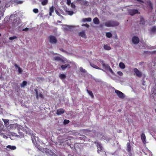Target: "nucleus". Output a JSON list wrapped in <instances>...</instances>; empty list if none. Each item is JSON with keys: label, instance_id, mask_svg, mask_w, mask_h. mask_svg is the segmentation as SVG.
<instances>
[{"label": "nucleus", "instance_id": "1", "mask_svg": "<svg viewBox=\"0 0 156 156\" xmlns=\"http://www.w3.org/2000/svg\"><path fill=\"white\" fill-rule=\"evenodd\" d=\"M119 24L118 22L114 21H108L105 23V26L108 27H113Z\"/></svg>", "mask_w": 156, "mask_h": 156}, {"label": "nucleus", "instance_id": "2", "mask_svg": "<svg viewBox=\"0 0 156 156\" xmlns=\"http://www.w3.org/2000/svg\"><path fill=\"white\" fill-rule=\"evenodd\" d=\"M100 62H101V64H102L103 68H104L106 69H107L109 70V71L112 74H115L114 72L113 71L112 69L109 66L108 64H105L104 62L102 60H100Z\"/></svg>", "mask_w": 156, "mask_h": 156}, {"label": "nucleus", "instance_id": "3", "mask_svg": "<svg viewBox=\"0 0 156 156\" xmlns=\"http://www.w3.org/2000/svg\"><path fill=\"white\" fill-rule=\"evenodd\" d=\"M115 92L120 98H123L125 97V95L124 94L118 90H115Z\"/></svg>", "mask_w": 156, "mask_h": 156}, {"label": "nucleus", "instance_id": "4", "mask_svg": "<svg viewBox=\"0 0 156 156\" xmlns=\"http://www.w3.org/2000/svg\"><path fill=\"white\" fill-rule=\"evenodd\" d=\"M133 71L134 72V74H135L136 75L139 77H140L142 75V73L140 71L137 69L134 68L133 69Z\"/></svg>", "mask_w": 156, "mask_h": 156}, {"label": "nucleus", "instance_id": "5", "mask_svg": "<svg viewBox=\"0 0 156 156\" xmlns=\"http://www.w3.org/2000/svg\"><path fill=\"white\" fill-rule=\"evenodd\" d=\"M50 42L52 44L55 43L57 40L56 38L54 36H50L49 37Z\"/></svg>", "mask_w": 156, "mask_h": 156}, {"label": "nucleus", "instance_id": "6", "mask_svg": "<svg viewBox=\"0 0 156 156\" xmlns=\"http://www.w3.org/2000/svg\"><path fill=\"white\" fill-rule=\"evenodd\" d=\"M95 144H97V146L98 148V151L97 152L98 153H99L100 152V151H102L103 150V148L102 147L101 145V144L98 143H96L95 142Z\"/></svg>", "mask_w": 156, "mask_h": 156}, {"label": "nucleus", "instance_id": "7", "mask_svg": "<svg viewBox=\"0 0 156 156\" xmlns=\"http://www.w3.org/2000/svg\"><path fill=\"white\" fill-rule=\"evenodd\" d=\"M151 92V97L156 101V90L154 89V90Z\"/></svg>", "mask_w": 156, "mask_h": 156}, {"label": "nucleus", "instance_id": "8", "mask_svg": "<svg viewBox=\"0 0 156 156\" xmlns=\"http://www.w3.org/2000/svg\"><path fill=\"white\" fill-rule=\"evenodd\" d=\"M140 41L139 38L138 37H134L132 39V42L134 44H137L139 43Z\"/></svg>", "mask_w": 156, "mask_h": 156}, {"label": "nucleus", "instance_id": "9", "mask_svg": "<svg viewBox=\"0 0 156 156\" xmlns=\"http://www.w3.org/2000/svg\"><path fill=\"white\" fill-rule=\"evenodd\" d=\"M138 11L137 10L135 9H130L129 11V13L131 16H133L135 14L138 13Z\"/></svg>", "mask_w": 156, "mask_h": 156}, {"label": "nucleus", "instance_id": "10", "mask_svg": "<svg viewBox=\"0 0 156 156\" xmlns=\"http://www.w3.org/2000/svg\"><path fill=\"white\" fill-rule=\"evenodd\" d=\"M54 58L55 60L60 61L64 63H65V60L62 59V57L55 56L54 57Z\"/></svg>", "mask_w": 156, "mask_h": 156}, {"label": "nucleus", "instance_id": "11", "mask_svg": "<svg viewBox=\"0 0 156 156\" xmlns=\"http://www.w3.org/2000/svg\"><path fill=\"white\" fill-rule=\"evenodd\" d=\"M79 36H81L83 38H86L87 37V36L85 33V32L84 31H82L80 32L79 33Z\"/></svg>", "mask_w": 156, "mask_h": 156}, {"label": "nucleus", "instance_id": "12", "mask_svg": "<svg viewBox=\"0 0 156 156\" xmlns=\"http://www.w3.org/2000/svg\"><path fill=\"white\" fill-rule=\"evenodd\" d=\"M36 94V98L38 99L39 98H43V95L40 93H38L36 90H35Z\"/></svg>", "mask_w": 156, "mask_h": 156}, {"label": "nucleus", "instance_id": "13", "mask_svg": "<svg viewBox=\"0 0 156 156\" xmlns=\"http://www.w3.org/2000/svg\"><path fill=\"white\" fill-rule=\"evenodd\" d=\"M64 112V110L62 109H58L57 110L56 114L58 115H61Z\"/></svg>", "mask_w": 156, "mask_h": 156}, {"label": "nucleus", "instance_id": "14", "mask_svg": "<svg viewBox=\"0 0 156 156\" xmlns=\"http://www.w3.org/2000/svg\"><path fill=\"white\" fill-rule=\"evenodd\" d=\"M15 69H18V72L20 73H22L23 72L22 69L16 64L14 65Z\"/></svg>", "mask_w": 156, "mask_h": 156}, {"label": "nucleus", "instance_id": "15", "mask_svg": "<svg viewBox=\"0 0 156 156\" xmlns=\"http://www.w3.org/2000/svg\"><path fill=\"white\" fill-rule=\"evenodd\" d=\"M141 139L142 140V142L144 143H145L146 142V136L144 133H142L141 136Z\"/></svg>", "mask_w": 156, "mask_h": 156}, {"label": "nucleus", "instance_id": "16", "mask_svg": "<svg viewBox=\"0 0 156 156\" xmlns=\"http://www.w3.org/2000/svg\"><path fill=\"white\" fill-rule=\"evenodd\" d=\"M91 21V19L89 17L88 18H84L82 20V22H90Z\"/></svg>", "mask_w": 156, "mask_h": 156}, {"label": "nucleus", "instance_id": "17", "mask_svg": "<svg viewBox=\"0 0 156 156\" xmlns=\"http://www.w3.org/2000/svg\"><path fill=\"white\" fill-rule=\"evenodd\" d=\"M6 148L12 150H15L16 149V147L14 146L8 145L6 146Z\"/></svg>", "mask_w": 156, "mask_h": 156}, {"label": "nucleus", "instance_id": "18", "mask_svg": "<svg viewBox=\"0 0 156 156\" xmlns=\"http://www.w3.org/2000/svg\"><path fill=\"white\" fill-rule=\"evenodd\" d=\"M61 68L63 70L65 69L66 68L70 67V65L68 64H66L64 65H62L61 66Z\"/></svg>", "mask_w": 156, "mask_h": 156}, {"label": "nucleus", "instance_id": "19", "mask_svg": "<svg viewBox=\"0 0 156 156\" xmlns=\"http://www.w3.org/2000/svg\"><path fill=\"white\" fill-rule=\"evenodd\" d=\"M59 77L62 80L65 79L66 77V74L60 73L59 74Z\"/></svg>", "mask_w": 156, "mask_h": 156}, {"label": "nucleus", "instance_id": "20", "mask_svg": "<svg viewBox=\"0 0 156 156\" xmlns=\"http://www.w3.org/2000/svg\"><path fill=\"white\" fill-rule=\"evenodd\" d=\"M119 66L121 69H124L125 68V64L122 62H120L119 64Z\"/></svg>", "mask_w": 156, "mask_h": 156}, {"label": "nucleus", "instance_id": "21", "mask_svg": "<svg viewBox=\"0 0 156 156\" xmlns=\"http://www.w3.org/2000/svg\"><path fill=\"white\" fill-rule=\"evenodd\" d=\"M93 21L94 23V24H99V20L96 17V18H94L93 19Z\"/></svg>", "mask_w": 156, "mask_h": 156}, {"label": "nucleus", "instance_id": "22", "mask_svg": "<svg viewBox=\"0 0 156 156\" xmlns=\"http://www.w3.org/2000/svg\"><path fill=\"white\" fill-rule=\"evenodd\" d=\"M54 11V7L53 6H52L49 9V15L50 16H51V14Z\"/></svg>", "mask_w": 156, "mask_h": 156}, {"label": "nucleus", "instance_id": "23", "mask_svg": "<svg viewBox=\"0 0 156 156\" xmlns=\"http://www.w3.org/2000/svg\"><path fill=\"white\" fill-rule=\"evenodd\" d=\"M90 66L92 67H93V68H95V69H101V70H103V71H104V70L100 69L98 67V66H96V65H95L93 64H90Z\"/></svg>", "mask_w": 156, "mask_h": 156}, {"label": "nucleus", "instance_id": "24", "mask_svg": "<svg viewBox=\"0 0 156 156\" xmlns=\"http://www.w3.org/2000/svg\"><path fill=\"white\" fill-rule=\"evenodd\" d=\"M131 147L129 143H127V150L129 152L131 151Z\"/></svg>", "mask_w": 156, "mask_h": 156}, {"label": "nucleus", "instance_id": "25", "mask_svg": "<svg viewBox=\"0 0 156 156\" xmlns=\"http://www.w3.org/2000/svg\"><path fill=\"white\" fill-rule=\"evenodd\" d=\"M151 32L154 33L156 32V26L153 27L151 30Z\"/></svg>", "mask_w": 156, "mask_h": 156}, {"label": "nucleus", "instance_id": "26", "mask_svg": "<svg viewBox=\"0 0 156 156\" xmlns=\"http://www.w3.org/2000/svg\"><path fill=\"white\" fill-rule=\"evenodd\" d=\"M148 5L150 8V10H152L153 8H152V5L151 4V3L150 1H149L147 2Z\"/></svg>", "mask_w": 156, "mask_h": 156}, {"label": "nucleus", "instance_id": "27", "mask_svg": "<svg viewBox=\"0 0 156 156\" xmlns=\"http://www.w3.org/2000/svg\"><path fill=\"white\" fill-rule=\"evenodd\" d=\"M145 23V21L144 19L141 17L140 18V24H144Z\"/></svg>", "mask_w": 156, "mask_h": 156}, {"label": "nucleus", "instance_id": "28", "mask_svg": "<svg viewBox=\"0 0 156 156\" xmlns=\"http://www.w3.org/2000/svg\"><path fill=\"white\" fill-rule=\"evenodd\" d=\"M27 84V82L25 81H23L20 86L21 87H24Z\"/></svg>", "mask_w": 156, "mask_h": 156}, {"label": "nucleus", "instance_id": "29", "mask_svg": "<svg viewBox=\"0 0 156 156\" xmlns=\"http://www.w3.org/2000/svg\"><path fill=\"white\" fill-rule=\"evenodd\" d=\"M66 12L68 14L71 16H72L73 14V12L72 11H68L67 10L66 11Z\"/></svg>", "mask_w": 156, "mask_h": 156}, {"label": "nucleus", "instance_id": "30", "mask_svg": "<svg viewBox=\"0 0 156 156\" xmlns=\"http://www.w3.org/2000/svg\"><path fill=\"white\" fill-rule=\"evenodd\" d=\"M2 120L4 122V123L6 125H8L9 124V120L2 119Z\"/></svg>", "mask_w": 156, "mask_h": 156}, {"label": "nucleus", "instance_id": "31", "mask_svg": "<svg viewBox=\"0 0 156 156\" xmlns=\"http://www.w3.org/2000/svg\"><path fill=\"white\" fill-rule=\"evenodd\" d=\"M87 93L90 95L91 98H93L94 97V95L92 92L91 91H89L88 90H87Z\"/></svg>", "mask_w": 156, "mask_h": 156}, {"label": "nucleus", "instance_id": "32", "mask_svg": "<svg viewBox=\"0 0 156 156\" xmlns=\"http://www.w3.org/2000/svg\"><path fill=\"white\" fill-rule=\"evenodd\" d=\"M65 26H66V28L67 30H69V29H70L72 27H74V26H69V25H65Z\"/></svg>", "mask_w": 156, "mask_h": 156}, {"label": "nucleus", "instance_id": "33", "mask_svg": "<svg viewBox=\"0 0 156 156\" xmlns=\"http://www.w3.org/2000/svg\"><path fill=\"white\" fill-rule=\"evenodd\" d=\"M106 36L110 38L112 37V34L111 33L108 32L106 34Z\"/></svg>", "mask_w": 156, "mask_h": 156}, {"label": "nucleus", "instance_id": "34", "mask_svg": "<svg viewBox=\"0 0 156 156\" xmlns=\"http://www.w3.org/2000/svg\"><path fill=\"white\" fill-rule=\"evenodd\" d=\"M48 3V0H44L42 2V4L43 5H46Z\"/></svg>", "mask_w": 156, "mask_h": 156}, {"label": "nucleus", "instance_id": "35", "mask_svg": "<svg viewBox=\"0 0 156 156\" xmlns=\"http://www.w3.org/2000/svg\"><path fill=\"white\" fill-rule=\"evenodd\" d=\"M17 38V37L16 36H13L12 37H9V39L10 40H12Z\"/></svg>", "mask_w": 156, "mask_h": 156}, {"label": "nucleus", "instance_id": "36", "mask_svg": "<svg viewBox=\"0 0 156 156\" xmlns=\"http://www.w3.org/2000/svg\"><path fill=\"white\" fill-rule=\"evenodd\" d=\"M69 120L65 119L63 123L64 125H66L69 123Z\"/></svg>", "mask_w": 156, "mask_h": 156}, {"label": "nucleus", "instance_id": "37", "mask_svg": "<svg viewBox=\"0 0 156 156\" xmlns=\"http://www.w3.org/2000/svg\"><path fill=\"white\" fill-rule=\"evenodd\" d=\"M79 69H80V71L81 72H83V73H86V70L85 69H83L82 67H80Z\"/></svg>", "mask_w": 156, "mask_h": 156}, {"label": "nucleus", "instance_id": "38", "mask_svg": "<svg viewBox=\"0 0 156 156\" xmlns=\"http://www.w3.org/2000/svg\"><path fill=\"white\" fill-rule=\"evenodd\" d=\"M61 50L62 51L65 53L67 54H71V53H68V52L67 51H66V50L65 49H61Z\"/></svg>", "mask_w": 156, "mask_h": 156}, {"label": "nucleus", "instance_id": "39", "mask_svg": "<svg viewBox=\"0 0 156 156\" xmlns=\"http://www.w3.org/2000/svg\"><path fill=\"white\" fill-rule=\"evenodd\" d=\"M33 11L35 13H37L38 12V10L37 9H34L33 10Z\"/></svg>", "mask_w": 156, "mask_h": 156}, {"label": "nucleus", "instance_id": "40", "mask_svg": "<svg viewBox=\"0 0 156 156\" xmlns=\"http://www.w3.org/2000/svg\"><path fill=\"white\" fill-rule=\"evenodd\" d=\"M71 7L73 9H75V8L76 6L74 3H72L71 4Z\"/></svg>", "mask_w": 156, "mask_h": 156}, {"label": "nucleus", "instance_id": "41", "mask_svg": "<svg viewBox=\"0 0 156 156\" xmlns=\"http://www.w3.org/2000/svg\"><path fill=\"white\" fill-rule=\"evenodd\" d=\"M117 74L120 76H122L123 75L121 71H118Z\"/></svg>", "mask_w": 156, "mask_h": 156}, {"label": "nucleus", "instance_id": "42", "mask_svg": "<svg viewBox=\"0 0 156 156\" xmlns=\"http://www.w3.org/2000/svg\"><path fill=\"white\" fill-rule=\"evenodd\" d=\"M154 83L155 84V86L152 89V91L153 90H154V89H155L156 88V80H154Z\"/></svg>", "mask_w": 156, "mask_h": 156}, {"label": "nucleus", "instance_id": "43", "mask_svg": "<svg viewBox=\"0 0 156 156\" xmlns=\"http://www.w3.org/2000/svg\"><path fill=\"white\" fill-rule=\"evenodd\" d=\"M82 26H85L87 28H88L89 27V25L87 24H83L82 25Z\"/></svg>", "mask_w": 156, "mask_h": 156}, {"label": "nucleus", "instance_id": "44", "mask_svg": "<svg viewBox=\"0 0 156 156\" xmlns=\"http://www.w3.org/2000/svg\"><path fill=\"white\" fill-rule=\"evenodd\" d=\"M71 1L70 0H67V3L69 5H70L71 3Z\"/></svg>", "mask_w": 156, "mask_h": 156}, {"label": "nucleus", "instance_id": "45", "mask_svg": "<svg viewBox=\"0 0 156 156\" xmlns=\"http://www.w3.org/2000/svg\"><path fill=\"white\" fill-rule=\"evenodd\" d=\"M104 47V49H109V46L107 45H105Z\"/></svg>", "mask_w": 156, "mask_h": 156}, {"label": "nucleus", "instance_id": "46", "mask_svg": "<svg viewBox=\"0 0 156 156\" xmlns=\"http://www.w3.org/2000/svg\"><path fill=\"white\" fill-rule=\"evenodd\" d=\"M153 19L154 21L153 23H155V21L156 20V16H154L153 17Z\"/></svg>", "mask_w": 156, "mask_h": 156}, {"label": "nucleus", "instance_id": "47", "mask_svg": "<svg viewBox=\"0 0 156 156\" xmlns=\"http://www.w3.org/2000/svg\"><path fill=\"white\" fill-rule=\"evenodd\" d=\"M29 28H24L22 30L23 31H27L29 30Z\"/></svg>", "mask_w": 156, "mask_h": 156}, {"label": "nucleus", "instance_id": "48", "mask_svg": "<svg viewBox=\"0 0 156 156\" xmlns=\"http://www.w3.org/2000/svg\"><path fill=\"white\" fill-rule=\"evenodd\" d=\"M0 15L2 16L3 15V12L0 11Z\"/></svg>", "mask_w": 156, "mask_h": 156}, {"label": "nucleus", "instance_id": "49", "mask_svg": "<svg viewBox=\"0 0 156 156\" xmlns=\"http://www.w3.org/2000/svg\"><path fill=\"white\" fill-rule=\"evenodd\" d=\"M155 52V51H153V52H149V53H150V54H154Z\"/></svg>", "mask_w": 156, "mask_h": 156}, {"label": "nucleus", "instance_id": "50", "mask_svg": "<svg viewBox=\"0 0 156 156\" xmlns=\"http://www.w3.org/2000/svg\"><path fill=\"white\" fill-rule=\"evenodd\" d=\"M0 134L1 135V136H2L3 135H4V134L3 133L0 132Z\"/></svg>", "mask_w": 156, "mask_h": 156}, {"label": "nucleus", "instance_id": "51", "mask_svg": "<svg viewBox=\"0 0 156 156\" xmlns=\"http://www.w3.org/2000/svg\"><path fill=\"white\" fill-rule=\"evenodd\" d=\"M56 13L58 15H59L60 16V14H59V13L57 11H56Z\"/></svg>", "mask_w": 156, "mask_h": 156}, {"label": "nucleus", "instance_id": "52", "mask_svg": "<svg viewBox=\"0 0 156 156\" xmlns=\"http://www.w3.org/2000/svg\"><path fill=\"white\" fill-rule=\"evenodd\" d=\"M46 154L48 155V156H49V155H50V154H48L49 153H48V154L47 152V151H46Z\"/></svg>", "mask_w": 156, "mask_h": 156}, {"label": "nucleus", "instance_id": "53", "mask_svg": "<svg viewBox=\"0 0 156 156\" xmlns=\"http://www.w3.org/2000/svg\"><path fill=\"white\" fill-rule=\"evenodd\" d=\"M2 136L4 138H6L7 137V136H6L4 135Z\"/></svg>", "mask_w": 156, "mask_h": 156}, {"label": "nucleus", "instance_id": "54", "mask_svg": "<svg viewBox=\"0 0 156 156\" xmlns=\"http://www.w3.org/2000/svg\"><path fill=\"white\" fill-rule=\"evenodd\" d=\"M32 141H33V143L34 144H35V142H34V139H33V138H32Z\"/></svg>", "mask_w": 156, "mask_h": 156}, {"label": "nucleus", "instance_id": "55", "mask_svg": "<svg viewBox=\"0 0 156 156\" xmlns=\"http://www.w3.org/2000/svg\"><path fill=\"white\" fill-rule=\"evenodd\" d=\"M57 22L58 23H62L60 21H57Z\"/></svg>", "mask_w": 156, "mask_h": 156}, {"label": "nucleus", "instance_id": "56", "mask_svg": "<svg viewBox=\"0 0 156 156\" xmlns=\"http://www.w3.org/2000/svg\"><path fill=\"white\" fill-rule=\"evenodd\" d=\"M83 0H77V1L80 2H81L83 1Z\"/></svg>", "mask_w": 156, "mask_h": 156}, {"label": "nucleus", "instance_id": "57", "mask_svg": "<svg viewBox=\"0 0 156 156\" xmlns=\"http://www.w3.org/2000/svg\"><path fill=\"white\" fill-rule=\"evenodd\" d=\"M36 138H37V139L38 140V138L37 137H36V138L35 137V140H36Z\"/></svg>", "mask_w": 156, "mask_h": 156}, {"label": "nucleus", "instance_id": "58", "mask_svg": "<svg viewBox=\"0 0 156 156\" xmlns=\"http://www.w3.org/2000/svg\"><path fill=\"white\" fill-rule=\"evenodd\" d=\"M142 84H143V85H144V83H142Z\"/></svg>", "mask_w": 156, "mask_h": 156}, {"label": "nucleus", "instance_id": "59", "mask_svg": "<svg viewBox=\"0 0 156 156\" xmlns=\"http://www.w3.org/2000/svg\"><path fill=\"white\" fill-rule=\"evenodd\" d=\"M144 154L145 155H146V154H147L146 153H145V152H144Z\"/></svg>", "mask_w": 156, "mask_h": 156}, {"label": "nucleus", "instance_id": "60", "mask_svg": "<svg viewBox=\"0 0 156 156\" xmlns=\"http://www.w3.org/2000/svg\"><path fill=\"white\" fill-rule=\"evenodd\" d=\"M104 154H106L105 152H104Z\"/></svg>", "mask_w": 156, "mask_h": 156}, {"label": "nucleus", "instance_id": "61", "mask_svg": "<svg viewBox=\"0 0 156 156\" xmlns=\"http://www.w3.org/2000/svg\"><path fill=\"white\" fill-rule=\"evenodd\" d=\"M1 36V34H0V36Z\"/></svg>", "mask_w": 156, "mask_h": 156}, {"label": "nucleus", "instance_id": "62", "mask_svg": "<svg viewBox=\"0 0 156 156\" xmlns=\"http://www.w3.org/2000/svg\"><path fill=\"white\" fill-rule=\"evenodd\" d=\"M19 22H20V21H18V23H19Z\"/></svg>", "mask_w": 156, "mask_h": 156}]
</instances>
